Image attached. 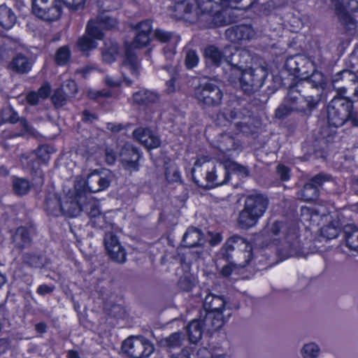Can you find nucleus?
I'll use <instances>...</instances> for the list:
<instances>
[{
    "instance_id": "obj_1",
    "label": "nucleus",
    "mask_w": 358,
    "mask_h": 358,
    "mask_svg": "<svg viewBox=\"0 0 358 358\" xmlns=\"http://www.w3.org/2000/svg\"><path fill=\"white\" fill-rule=\"evenodd\" d=\"M231 3H235L223 1V2L213 6L210 10H204L200 8L199 0H184L173 6V11L176 13L177 17L183 18L190 22H195L200 17L206 15V20L210 21L214 26L222 27L231 23L232 20L230 19L231 10H223L221 8V6H227Z\"/></svg>"
},
{
    "instance_id": "obj_2",
    "label": "nucleus",
    "mask_w": 358,
    "mask_h": 358,
    "mask_svg": "<svg viewBox=\"0 0 358 358\" xmlns=\"http://www.w3.org/2000/svg\"><path fill=\"white\" fill-rule=\"evenodd\" d=\"M326 80L324 74L320 71H313L310 78L306 81H299L294 85L290 86L295 90L301 106L296 108L299 114L303 117H310L321 101L322 96L326 87Z\"/></svg>"
},
{
    "instance_id": "obj_3",
    "label": "nucleus",
    "mask_w": 358,
    "mask_h": 358,
    "mask_svg": "<svg viewBox=\"0 0 358 358\" xmlns=\"http://www.w3.org/2000/svg\"><path fill=\"white\" fill-rule=\"evenodd\" d=\"M268 206V198L260 194L248 195L243 210L240 212L238 224L242 229H249L257 223Z\"/></svg>"
},
{
    "instance_id": "obj_4",
    "label": "nucleus",
    "mask_w": 358,
    "mask_h": 358,
    "mask_svg": "<svg viewBox=\"0 0 358 358\" xmlns=\"http://www.w3.org/2000/svg\"><path fill=\"white\" fill-rule=\"evenodd\" d=\"M348 96L336 95L327 106V120L331 126L341 127L347 121L354 127L358 126V120L352 111V101Z\"/></svg>"
},
{
    "instance_id": "obj_5",
    "label": "nucleus",
    "mask_w": 358,
    "mask_h": 358,
    "mask_svg": "<svg viewBox=\"0 0 358 358\" xmlns=\"http://www.w3.org/2000/svg\"><path fill=\"white\" fill-rule=\"evenodd\" d=\"M226 301L222 296L208 293L204 298L203 307L206 311L204 325L208 330L220 329L226 321Z\"/></svg>"
},
{
    "instance_id": "obj_6",
    "label": "nucleus",
    "mask_w": 358,
    "mask_h": 358,
    "mask_svg": "<svg viewBox=\"0 0 358 358\" xmlns=\"http://www.w3.org/2000/svg\"><path fill=\"white\" fill-rule=\"evenodd\" d=\"M113 180L112 173L107 169L94 170L88 174L86 180H78L75 183V189L78 196H85L86 193H96L106 189Z\"/></svg>"
},
{
    "instance_id": "obj_7",
    "label": "nucleus",
    "mask_w": 358,
    "mask_h": 358,
    "mask_svg": "<svg viewBox=\"0 0 358 358\" xmlns=\"http://www.w3.org/2000/svg\"><path fill=\"white\" fill-rule=\"evenodd\" d=\"M267 71L263 66L248 69L236 75L235 78L229 76L231 83L239 80L240 87L245 94H251L257 92L263 85L267 77Z\"/></svg>"
},
{
    "instance_id": "obj_8",
    "label": "nucleus",
    "mask_w": 358,
    "mask_h": 358,
    "mask_svg": "<svg viewBox=\"0 0 358 358\" xmlns=\"http://www.w3.org/2000/svg\"><path fill=\"white\" fill-rule=\"evenodd\" d=\"M194 97L202 108H213L221 104L223 92L211 82H201L194 90Z\"/></svg>"
},
{
    "instance_id": "obj_9",
    "label": "nucleus",
    "mask_w": 358,
    "mask_h": 358,
    "mask_svg": "<svg viewBox=\"0 0 358 358\" xmlns=\"http://www.w3.org/2000/svg\"><path fill=\"white\" fill-rule=\"evenodd\" d=\"M331 85L338 96H348V92L352 93L354 101H358V76L353 71L344 69L331 78Z\"/></svg>"
},
{
    "instance_id": "obj_10",
    "label": "nucleus",
    "mask_w": 358,
    "mask_h": 358,
    "mask_svg": "<svg viewBox=\"0 0 358 358\" xmlns=\"http://www.w3.org/2000/svg\"><path fill=\"white\" fill-rule=\"evenodd\" d=\"M235 249L243 251L245 259L243 262L238 263V265L241 267H245L252 257V246L244 238L238 235H234L229 238L221 248L219 255L222 259L229 261L232 257L231 253Z\"/></svg>"
},
{
    "instance_id": "obj_11",
    "label": "nucleus",
    "mask_w": 358,
    "mask_h": 358,
    "mask_svg": "<svg viewBox=\"0 0 358 358\" xmlns=\"http://www.w3.org/2000/svg\"><path fill=\"white\" fill-rule=\"evenodd\" d=\"M31 10L37 17L46 22L56 21L62 14L59 0H31Z\"/></svg>"
},
{
    "instance_id": "obj_12",
    "label": "nucleus",
    "mask_w": 358,
    "mask_h": 358,
    "mask_svg": "<svg viewBox=\"0 0 358 358\" xmlns=\"http://www.w3.org/2000/svg\"><path fill=\"white\" fill-rule=\"evenodd\" d=\"M275 248L281 260L299 255L301 247L296 229H289L284 236L276 241Z\"/></svg>"
},
{
    "instance_id": "obj_13",
    "label": "nucleus",
    "mask_w": 358,
    "mask_h": 358,
    "mask_svg": "<svg viewBox=\"0 0 358 358\" xmlns=\"http://www.w3.org/2000/svg\"><path fill=\"white\" fill-rule=\"evenodd\" d=\"M122 350L131 358H147L155 348L147 339L131 336L123 341Z\"/></svg>"
},
{
    "instance_id": "obj_14",
    "label": "nucleus",
    "mask_w": 358,
    "mask_h": 358,
    "mask_svg": "<svg viewBox=\"0 0 358 358\" xmlns=\"http://www.w3.org/2000/svg\"><path fill=\"white\" fill-rule=\"evenodd\" d=\"M251 57L250 52L245 50H237L236 48L225 46V62L231 66L232 75H237L246 70Z\"/></svg>"
},
{
    "instance_id": "obj_15",
    "label": "nucleus",
    "mask_w": 358,
    "mask_h": 358,
    "mask_svg": "<svg viewBox=\"0 0 358 358\" xmlns=\"http://www.w3.org/2000/svg\"><path fill=\"white\" fill-rule=\"evenodd\" d=\"M224 120L227 125H235L237 131L248 132L249 125H252L250 112L243 108H233L231 110L224 109Z\"/></svg>"
},
{
    "instance_id": "obj_16",
    "label": "nucleus",
    "mask_w": 358,
    "mask_h": 358,
    "mask_svg": "<svg viewBox=\"0 0 358 358\" xmlns=\"http://www.w3.org/2000/svg\"><path fill=\"white\" fill-rule=\"evenodd\" d=\"M120 160L123 168L130 173L138 171V161L141 157L140 150L129 143H125L120 149Z\"/></svg>"
},
{
    "instance_id": "obj_17",
    "label": "nucleus",
    "mask_w": 358,
    "mask_h": 358,
    "mask_svg": "<svg viewBox=\"0 0 358 358\" xmlns=\"http://www.w3.org/2000/svg\"><path fill=\"white\" fill-rule=\"evenodd\" d=\"M229 180V172L224 166H213L211 170H207L206 181V184L200 183L199 180L194 177V182L199 187L212 188L215 186L226 184Z\"/></svg>"
},
{
    "instance_id": "obj_18",
    "label": "nucleus",
    "mask_w": 358,
    "mask_h": 358,
    "mask_svg": "<svg viewBox=\"0 0 358 358\" xmlns=\"http://www.w3.org/2000/svg\"><path fill=\"white\" fill-rule=\"evenodd\" d=\"M1 118L3 122L15 124L20 122L22 130L15 136H24L27 134L31 136L38 135L37 131L24 117H19L17 113L11 107L3 108L1 111Z\"/></svg>"
},
{
    "instance_id": "obj_19",
    "label": "nucleus",
    "mask_w": 358,
    "mask_h": 358,
    "mask_svg": "<svg viewBox=\"0 0 358 358\" xmlns=\"http://www.w3.org/2000/svg\"><path fill=\"white\" fill-rule=\"evenodd\" d=\"M104 245L110 259L119 264L127 261V252L117 237L112 232H108L104 236Z\"/></svg>"
},
{
    "instance_id": "obj_20",
    "label": "nucleus",
    "mask_w": 358,
    "mask_h": 358,
    "mask_svg": "<svg viewBox=\"0 0 358 358\" xmlns=\"http://www.w3.org/2000/svg\"><path fill=\"white\" fill-rule=\"evenodd\" d=\"M286 66L289 71L300 78V81H306L310 78L308 70L313 65L308 59L299 55L288 58L286 61Z\"/></svg>"
},
{
    "instance_id": "obj_21",
    "label": "nucleus",
    "mask_w": 358,
    "mask_h": 358,
    "mask_svg": "<svg viewBox=\"0 0 358 358\" xmlns=\"http://www.w3.org/2000/svg\"><path fill=\"white\" fill-rule=\"evenodd\" d=\"M85 196L84 194H82L81 196H78L76 189L74 195H65L62 198L61 215H63L70 217L79 215L83 209L82 202L85 200Z\"/></svg>"
},
{
    "instance_id": "obj_22",
    "label": "nucleus",
    "mask_w": 358,
    "mask_h": 358,
    "mask_svg": "<svg viewBox=\"0 0 358 358\" xmlns=\"http://www.w3.org/2000/svg\"><path fill=\"white\" fill-rule=\"evenodd\" d=\"M297 88H291L289 87L287 92V97L285 98V102L280 104L278 108L275 110V117L278 119H284L291 114L292 112H296L299 113L296 110L297 106H301L299 101V96L295 90Z\"/></svg>"
},
{
    "instance_id": "obj_23",
    "label": "nucleus",
    "mask_w": 358,
    "mask_h": 358,
    "mask_svg": "<svg viewBox=\"0 0 358 358\" xmlns=\"http://www.w3.org/2000/svg\"><path fill=\"white\" fill-rule=\"evenodd\" d=\"M124 69L129 70L131 74L136 78H138L140 75L138 57L136 54L129 50H127L126 52L125 58L121 68L124 81L127 85L129 86L133 83V81L125 76Z\"/></svg>"
},
{
    "instance_id": "obj_24",
    "label": "nucleus",
    "mask_w": 358,
    "mask_h": 358,
    "mask_svg": "<svg viewBox=\"0 0 358 358\" xmlns=\"http://www.w3.org/2000/svg\"><path fill=\"white\" fill-rule=\"evenodd\" d=\"M225 36L232 43L250 40L255 36V31L249 25H238L228 28L225 31Z\"/></svg>"
},
{
    "instance_id": "obj_25",
    "label": "nucleus",
    "mask_w": 358,
    "mask_h": 358,
    "mask_svg": "<svg viewBox=\"0 0 358 358\" xmlns=\"http://www.w3.org/2000/svg\"><path fill=\"white\" fill-rule=\"evenodd\" d=\"M134 138L148 149H153L160 145L161 141L157 135L148 128H138L133 132Z\"/></svg>"
},
{
    "instance_id": "obj_26",
    "label": "nucleus",
    "mask_w": 358,
    "mask_h": 358,
    "mask_svg": "<svg viewBox=\"0 0 358 358\" xmlns=\"http://www.w3.org/2000/svg\"><path fill=\"white\" fill-rule=\"evenodd\" d=\"M159 100V94L147 89H141L132 94L129 101L133 105L149 106L156 103Z\"/></svg>"
},
{
    "instance_id": "obj_27",
    "label": "nucleus",
    "mask_w": 358,
    "mask_h": 358,
    "mask_svg": "<svg viewBox=\"0 0 358 358\" xmlns=\"http://www.w3.org/2000/svg\"><path fill=\"white\" fill-rule=\"evenodd\" d=\"M182 242L185 247L194 248L202 246L205 243L206 239L204 234L199 229L190 227L184 234Z\"/></svg>"
},
{
    "instance_id": "obj_28",
    "label": "nucleus",
    "mask_w": 358,
    "mask_h": 358,
    "mask_svg": "<svg viewBox=\"0 0 358 358\" xmlns=\"http://www.w3.org/2000/svg\"><path fill=\"white\" fill-rule=\"evenodd\" d=\"M156 38L162 43H170L171 44V48L166 50L164 48V54L169 59H171L175 54L174 47L180 41V37L175 34L164 31L162 29H157L155 32Z\"/></svg>"
},
{
    "instance_id": "obj_29",
    "label": "nucleus",
    "mask_w": 358,
    "mask_h": 358,
    "mask_svg": "<svg viewBox=\"0 0 358 358\" xmlns=\"http://www.w3.org/2000/svg\"><path fill=\"white\" fill-rule=\"evenodd\" d=\"M32 67L30 59L22 53L17 54L8 64V68L17 73H27Z\"/></svg>"
},
{
    "instance_id": "obj_30",
    "label": "nucleus",
    "mask_w": 358,
    "mask_h": 358,
    "mask_svg": "<svg viewBox=\"0 0 358 358\" xmlns=\"http://www.w3.org/2000/svg\"><path fill=\"white\" fill-rule=\"evenodd\" d=\"M204 56L207 65L219 66L222 61H225V47L220 50L215 45H209L204 50Z\"/></svg>"
},
{
    "instance_id": "obj_31",
    "label": "nucleus",
    "mask_w": 358,
    "mask_h": 358,
    "mask_svg": "<svg viewBox=\"0 0 358 358\" xmlns=\"http://www.w3.org/2000/svg\"><path fill=\"white\" fill-rule=\"evenodd\" d=\"M15 248L22 250L31 245V239L29 230L24 227H18L12 236Z\"/></svg>"
},
{
    "instance_id": "obj_32",
    "label": "nucleus",
    "mask_w": 358,
    "mask_h": 358,
    "mask_svg": "<svg viewBox=\"0 0 358 358\" xmlns=\"http://www.w3.org/2000/svg\"><path fill=\"white\" fill-rule=\"evenodd\" d=\"M62 204V199L56 194L50 193L45 197V209L48 214L56 217L61 215Z\"/></svg>"
},
{
    "instance_id": "obj_33",
    "label": "nucleus",
    "mask_w": 358,
    "mask_h": 358,
    "mask_svg": "<svg viewBox=\"0 0 358 358\" xmlns=\"http://www.w3.org/2000/svg\"><path fill=\"white\" fill-rule=\"evenodd\" d=\"M203 327L207 328L204 325L203 320H193L189 323L187 326V333L191 343H196L201 338Z\"/></svg>"
},
{
    "instance_id": "obj_34",
    "label": "nucleus",
    "mask_w": 358,
    "mask_h": 358,
    "mask_svg": "<svg viewBox=\"0 0 358 358\" xmlns=\"http://www.w3.org/2000/svg\"><path fill=\"white\" fill-rule=\"evenodd\" d=\"M17 22V17L11 8L5 4L0 6V26L4 29L12 28Z\"/></svg>"
},
{
    "instance_id": "obj_35",
    "label": "nucleus",
    "mask_w": 358,
    "mask_h": 358,
    "mask_svg": "<svg viewBox=\"0 0 358 358\" xmlns=\"http://www.w3.org/2000/svg\"><path fill=\"white\" fill-rule=\"evenodd\" d=\"M344 238L346 246L352 250L358 252V229L352 225L345 226Z\"/></svg>"
},
{
    "instance_id": "obj_36",
    "label": "nucleus",
    "mask_w": 358,
    "mask_h": 358,
    "mask_svg": "<svg viewBox=\"0 0 358 358\" xmlns=\"http://www.w3.org/2000/svg\"><path fill=\"white\" fill-rule=\"evenodd\" d=\"M185 340V335L181 332H174L161 341V345L169 350L180 348Z\"/></svg>"
},
{
    "instance_id": "obj_37",
    "label": "nucleus",
    "mask_w": 358,
    "mask_h": 358,
    "mask_svg": "<svg viewBox=\"0 0 358 358\" xmlns=\"http://www.w3.org/2000/svg\"><path fill=\"white\" fill-rule=\"evenodd\" d=\"M321 352V348L315 342L304 343L300 349L302 358H320Z\"/></svg>"
},
{
    "instance_id": "obj_38",
    "label": "nucleus",
    "mask_w": 358,
    "mask_h": 358,
    "mask_svg": "<svg viewBox=\"0 0 358 358\" xmlns=\"http://www.w3.org/2000/svg\"><path fill=\"white\" fill-rule=\"evenodd\" d=\"M96 22L106 30L115 29L119 24V21L115 17L108 14L105 10L97 15Z\"/></svg>"
},
{
    "instance_id": "obj_39",
    "label": "nucleus",
    "mask_w": 358,
    "mask_h": 358,
    "mask_svg": "<svg viewBox=\"0 0 358 358\" xmlns=\"http://www.w3.org/2000/svg\"><path fill=\"white\" fill-rule=\"evenodd\" d=\"M22 260L24 264L30 268H38L43 266L42 256L35 252L23 253Z\"/></svg>"
},
{
    "instance_id": "obj_40",
    "label": "nucleus",
    "mask_w": 358,
    "mask_h": 358,
    "mask_svg": "<svg viewBox=\"0 0 358 358\" xmlns=\"http://www.w3.org/2000/svg\"><path fill=\"white\" fill-rule=\"evenodd\" d=\"M12 183L15 194L20 196L27 194L31 187L29 182L22 178L13 177Z\"/></svg>"
},
{
    "instance_id": "obj_41",
    "label": "nucleus",
    "mask_w": 358,
    "mask_h": 358,
    "mask_svg": "<svg viewBox=\"0 0 358 358\" xmlns=\"http://www.w3.org/2000/svg\"><path fill=\"white\" fill-rule=\"evenodd\" d=\"M319 195V189L315 187L310 182L304 185L300 192L301 199L306 201H310L317 199Z\"/></svg>"
},
{
    "instance_id": "obj_42",
    "label": "nucleus",
    "mask_w": 358,
    "mask_h": 358,
    "mask_svg": "<svg viewBox=\"0 0 358 358\" xmlns=\"http://www.w3.org/2000/svg\"><path fill=\"white\" fill-rule=\"evenodd\" d=\"M118 47L117 43L113 42L105 43L102 50V57L104 62L111 63L115 59Z\"/></svg>"
},
{
    "instance_id": "obj_43",
    "label": "nucleus",
    "mask_w": 358,
    "mask_h": 358,
    "mask_svg": "<svg viewBox=\"0 0 358 358\" xmlns=\"http://www.w3.org/2000/svg\"><path fill=\"white\" fill-rule=\"evenodd\" d=\"M96 20H90L86 27V34L91 38L96 40H101L103 38L102 31L97 27Z\"/></svg>"
},
{
    "instance_id": "obj_44",
    "label": "nucleus",
    "mask_w": 358,
    "mask_h": 358,
    "mask_svg": "<svg viewBox=\"0 0 358 358\" xmlns=\"http://www.w3.org/2000/svg\"><path fill=\"white\" fill-rule=\"evenodd\" d=\"M71 58V51L68 46L64 45L59 48L55 54V60L59 66L66 65Z\"/></svg>"
},
{
    "instance_id": "obj_45",
    "label": "nucleus",
    "mask_w": 358,
    "mask_h": 358,
    "mask_svg": "<svg viewBox=\"0 0 358 358\" xmlns=\"http://www.w3.org/2000/svg\"><path fill=\"white\" fill-rule=\"evenodd\" d=\"M349 12H350L348 9L345 8L344 7H337L336 8V15L339 22L345 26L351 27L354 26V20L350 15Z\"/></svg>"
},
{
    "instance_id": "obj_46",
    "label": "nucleus",
    "mask_w": 358,
    "mask_h": 358,
    "mask_svg": "<svg viewBox=\"0 0 358 358\" xmlns=\"http://www.w3.org/2000/svg\"><path fill=\"white\" fill-rule=\"evenodd\" d=\"M69 97L67 94H66L62 88H58L55 91L51 99L55 106L59 108L66 103Z\"/></svg>"
},
{
    "instance_id": "obj_47",
    "label": "nucleus",
    "mask_w": 358,
    "mask_h": 358,
    "mask_svg": "<svg viewBox=\"0 0 358 358\" xmlns=\"http://www.w3.org/2000/svg\"><path fill=\"white\" fill-rule=\"evenodd\" d=\"M77 45L81 51H86L95 48L96 43L85 34L78 40Z\"/></svg>"
},
{
    "instance_id": "obj_48",
    "label": "nucleus",
    "mask_w": 358,
    "mask_h": 358,
    "mask_svg": "<svg viewBox=\"0 0 358 358\" xmlns=\"http://www.w3.org/2000/svg\"><path fill=\"white\" fill-rule=\"evenodd\" d=\"M224 167L226 168L228 171H234L243 177H246L249 175V171L246 166L235 162H226L224 164Z\"/></svg>"
},
{
    "instance_id": "obj_49",
    "label": "nucleus",
    "mask_w": 358,
    "mask_h": 358,
    "mask_svg": "<svg viewBox=\"0 0 358 358\" xmlns=\"http://www.w3.org/2000/svg\"><path fill=\"white\" fill-rule=\"evenodd\" d=\"M165 176L170 182H176L180 180V172L175 164H171L166 167Z\"/></svg>"
},
{
    "instance_id": "obj_50",
    "label": "nucleus",
    "mask_w": 358,
    "mask_h": 358,
    "mask_svg": "<svg viewBox=\"0 0 358 358\" xmlns=\"http://www.w3.org/2000/svg\"><path fill=\"white\" fill-rule=\"evenodd\" d=\"M82 210L85 212L91 218L103 217L98 205L95 203H88L83 205Z\"/></svg>"
},
{
    "instance_id": "obj_51",
    "label": "nucleus",
    "mask_w": 358,
    "mask_h": 358,
    "mask_svg": "<svg viewBox=\"0 0 358 358\" xmlns=\"http://www.w3.org/2000/svg\"><path fill=\"white\" fill-rule=\"evenodd\" d=\"M295 228L294 226H289L280 222H275L271 227V232L275 236L282 234L284 236L289 229Z\"/></svg>"
},
{
    "instance_id": "obj_52",
    "label": "nucleus",
    "mask_w": 358,
    "mask_h": 358,
    "mask_svg": "<svg viewBox=\"0 0 358 358\" xmlns=\"http://www.w3.org/2000/svg\"><path fill=\"white\" fill-rule=\"evenodd\" d=\"M59 3H63L70 10L78 11L85 8L86 0H59Z\"/></svg>"
},
{
    "instance_id": "obj_53",
    "label": "nucleus",
    "mask_w": 358,
    "mask_h": 358,
    "mask_svg": "<svg viewBox=\"0 0 358 358\" xmlns=\"http://www.w3.org/2000/svg\"><path fill=\"white\" fill-rule=\"evenodd\" d=\"M150 42V35L136 32L135 38L134 39L131 46L134 48H142L145 47Z\"/></svg>"
},
{
    "instance_id": "obj_54",
    "label": "nucleus",
    "mask_w": 358,
    "mask_h": 358,
    "mask_svg": "<svg viewBox=\"0 0 358 358\" xmlns=\"http://www.w3.org/2000/svg\"><path fill=\"white\" fill-rule=\"evenodd\" d=\"M340 229L338 227L331 224L326 225L321 229V234L327 239H333L338 236Z\"/></svg>"
},
{
    "instance_id": "obj_55",
    "label": "nucleus",
    "mask_w": 358,
    "mask_h": 358,
    "mask_svg": "<svg viewBox=\"0 0 358 358\" xmlns=\"http://www.w3.org/2000/svg\"><path fill=\"white\" fill-rule=\"evenodd\" d=\"M199 57L194 50H188L185 55V64L188 69H192L198 64Z\"/></svg>"
},
{
    "instance_id": "obj_56",
    "label": "nucleus",
    "mask_w": 358,
    "mask_h": 358,
    "mask_svg": "<svg viewBox=\"0 0 358 358\" xmlns=\"http://www.w3.org/2000/svg\"><path fill=\"white\" fill-rule=\"evenodd\" d=\"M194 285V281L189 276H181L178 282L179 289L184 292H190Z\"/></svg>"
},
{
    "instance_id": "obj_57",
    "label": "nucleus",
    "mask_w": 358,
    "mask_h": 358,
    "mask_svg": "<svg viewBox=\"0 0 358 358\" xmlns=\"http://www.w3.org/2000/svg\"><path fill=\"white\" fill-rule=\"evenodd\" d=\"M136 32L150 35L152 31V22L150 20H143L134 27Z\"/></svg>"
},
{
    "instance_id": "obj_58",
    "label": "nucleus",
    "mask_w": 358,
    "mask_h": 358,
    "mask_svg": "<svg viewBox=\"0 0 358 358\" xmlns=\"http://www.w3.org/2000/svg\"><path fill=\"white\" fill-rule=\"evenodd\" d=\"M61 88L69 97L73 96L78 92L77 85L73 80H66Z\"/></svg>"
},
{
    "instance_id": "obj_59",
    "label": "nucleus",
    "mask_w": 358,
    "mask_h": 358,
    "mask_svg": "<svg viewBox=\"0 0 358 358\" xmlns=\"http://www.w3.org/2000/svg\"><path fill=\"white\" fill-rule=\"evenodd\" d=\"M331 177L329 175L324 173H318L317 175L313 177L309 182L313 185H315V187L319 189V187L322 186L324 182L331 180Z\"/></svg>"
},
{
    "instance_id": "obj_60",
    "label": "nucleus",
    "mask_w": 358,
    "mask_h": 358,
    "mask_svg": "<svg viewBox=\"0 0 358 358\" xmlns=\"http://www.w3.org/2000/svg\"><path fill=\"white\" fill-rule=\"evenodd\" d=\"M243 268V267H241L238 265V263L234 264L232 262H229L228 264L223 266L221 271V274L224 277H229L233 272Z\"/></svg>"
},
{
    "instance_id": "obj_61",
    "label": "nucleus",
    "mask_w": 358,
    "mask_h": 358,
    "mask_svg": "<svg viewBox=\"0 0 358 358\" xmlns=\"http://www.w3.org/2000/svg\"><path fill=\"white\" fill-rule=\"evenodd\" d=\"M276 171L278 176L283 181H287L290 178V169L282 164H279L276 167Z\"/></svg>"
},
{
    "instance_id": "obj_62",
    "label": "nucleus",
    "mask_w": 358,
    "mask_h": 358,
    "mask_svg": "<svg viewBox=\"0 0 358 358\" xmlns=\"http://www.w3.org/2000/svg\"><path fill=\"white\" fill-rule=\"evenodd\" d=\"M104 83L106 85L110 87H117L122 84L120 78L116 77L113 75H106L104 78Z\"/></svg>"
},
{
    "instance_id": "obj_63",
    "label": "nucleus",
    "mask_w": 358,
    "mask_h": 358,
    "mask_svg": "<svg viewBox=\"0 0 358 358\" xmlns=\"http://www.w3.org/2000/svg\"><path fill=\"white\" fill-rule=\"evenodd\" d=\"M341 6L350 11L355 12L358 10V0H341Z\"/></svg>"
},
{
    "instance_id": "obj_64",
    "label": "nucleus",
    "mask_w": 358,
    "mask_h": 358,
    "mask_svg": "<svg viewBox=\"0 0 358 358\" xmlns=\"http://www.w3.org/2000/svg\"><path fill=\"white\" fill-rule=\"evenodd\" d=\"M49 148L47 146H41L38 148L36 151V156L38 158L42 159L43 162H48L50 159Z\"/></svg>"
}]
</instances>
